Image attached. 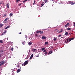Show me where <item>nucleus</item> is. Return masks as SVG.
<instances>
[{
  "mask_svg": "<svg viewBox=\"0 0 75 75\" xmlns=\"http://www.w3.org/2000/svg\"><path fill=\"white\" fill-rule=\"evenodd\" d=\"M28 60L27 61H25L24 63V64H22V66H23V65H24V66H25V65H27V64H28Z\"/></svg>",
  "mask_w": 75,
  "mask_h": 75,
  "instance_id": "nucleus-1",
  "label": "nucleus"
},
{
  "mask_svg": "<svg viewBox=\"0 0 75 75\" xmlns=\"http://www.w3.org/2000/svg\"><path fill=\"white\" fill-rule=\"evenodd\" d=\"M5 63L4 61H3L0 62V66H1V65H3Z\"/></svg>",
  "mask_w": 75,
  "mask_h": 75,
  "instance_id": "nucleus-2",
  "label": "nucleus"
},
{
  "mask_svg": "<svg viewBox=\"0 0 75 75\" xmlns=\"http://www.w3.org/2000/svg\"><path fill=\"white\" fill-rule=\"evenodd\" d=\"M71 4V5H73L74 4H75V3H73L71 2H68L67 3V4Z\"/></svg>",
  "mask_w": 75,
  "mask_h": 75,
  "instance_id": "nucleus-3",
  "label": "nucleus"
},
{
  "mask_svg": "<svg viewBox=\"0 0 75 75\" xmlns=\"http://www.w3.org/2000/svg\"><path fill=\"white\" fill-rule=\"evenodd\" d=\"M69 23H68L65 25V27H68V26H69Z\"/></svg>",
  "mask_w": 75,
  "mask_h": 75,
  "instance_id": "nucleus-4",
  "label": "nucleus"
},
{
  "mask_svg": "<svg viewBox=\"0 0 75 75\" xmlns=\"http://www.w3.org/2000/svg\"><path fill=\"white\" fill-rule=\"evenodd\" d=\"M6 33H7V31H5L4 32L2 33L1 35H3L4 34H5Z\"/></svg>",
  "mask_w": 75,
  "mask_h": 75,
  "instance_id": "nucleus-5",
  "label": "nucleus"
},
{
  "mask_svg": "<svg viewBox=\"0 0 75 75\" xmlns=\"http://www.w3.org/2000/svg\"><path fill=\"white\" fill-rule=\"evenodd\" d=\"M6 6L7 7V8H10V7H9V3H8L7 4H6Z\"/></svg>",
  "mask_w": 75,
  "mask_h": 75,
  "instance_id": "nucleus-6",
  "label": "nucleus"
},
{
  "mask_svg": "<svg viewBox=\"0 0 75 75\" xmlns=\"http://www.w3.org/2000/svg\"><path fill=\"white\" fill-rule=\"evenodd\" d=\"M42 40H46L47 39L46 37H45V36H42Z\"/></svg>",
  "mask_w": 75,
  "mask_h": 75,
  "instance_id": "nucleus-7",
  "label": "nucleus"
},
{
  "mask_svg": "<svg viewBox=\"0 0 75 75\" xmlns=\"http://www.w3.org/2000/svg\"><path fill=\"white\" fill-rule=\"evenodd\" d=\"M3 25H4V24H3L1 23L0 24V28L2 27Z\"/></svg>",
  "mask_w": 75,
  "mask_h": 75,
  "instance_id": "nucleus-8",
  "label": "nucleus"
},
{
  "mask_svg": "<svg viewBox=\"0 0 75 75\" xmlns=\"http://www.w3.org/2000/svg\"><path fill=\"white\" fill-rule=\"evenodd\" d=\"M33 54H32V55L31 56L30 59H32V58H33Z\"/></svg>",
  "mask_w": 75,
  "mask_h": 75,
  "instance_id": "nucleus-9",
  "label": "nucleus"
},
{
  "mask_svg": "<svg viewBox=\"0 0 75 75\" xmlns=\"http://www.w3.org/2000/svg\"><path fill=\"white\" fill-rule=\"evenodd\" d=\"M66 43H68V39H67L65 41Z\"/></svg>",
  "mask_w": 75,
  "mask_h": 75,
  "instance_id": "nucleus-10",
  "label": "nucleus"
},
{
  "mask_svg": "<svg viewBox=\"0 0 75 75\" xmlns=\"http://www.w3.org/2000/svg\"><path fill=\"white\" fill-rule=\"evenodd\" d=\"M68 32H66L65 33V35L66 36H67V35H68Z\"/></svg>",
  "mask_w": 75,
  "mask_h": 75,
  "instance_id": "nucleus-11",
  "label": "nucleus"
},
{
  "mask_svg": "<svg viewBox=\"0 0 75 75\" xmlns=\"http://www.w3.org/2000/svg\"><path fill=\"white\" fill-rule=\"evenodd\" d=\"M48 0H44L45 3H46L47 2H48Z\"/></svg>",
  "mask_w": 75,
  "mask_h": 75,
  "instance_id": "nucleus-12",
  "label": "nucleus"
},
{
  "mask_svg": "<svg viewBox=\"0 0 75 75\" xmlns=\"http://www.w3.org/2000/svg\"><path fill=\"white\" fill-rule=\"evenodd\" d=\"M20 71H21L20 69H18L17 71V73H18V72H20Z\"/></svg>",
  "mask_w": 75,
  "mask_h": 75,
  "instance_id": "nucleus-13",
  "label": "nucleus"
},
{
  "mask_svg": "<svg viewBox=\"0 0 75 75\" xmlns=\"http://www.w3.org/2000/svg\"><path fill=\"white\" fill-rule=\"evenodd\" d=\"M36 50V49H32V51H33V52H34V51H35Z\"/></svg>",
  "mask_w": 75,
  "mask_h": 75,
  "instance_id": "nucleus-14",
  "label": "nucleus"
},
{
  "mask_svg": "<svg viewBox=\"0 0 75 75\" xmlns=\"http://www.w3.org/2000/svg\"><path fill=\"white\" fill-rule=\"evenodd\" d=\"M10 26H8L7 27L5 28V29H7V28H10Z\"/></svg>",
  "mask_w": 75,
  "mask_h": 75,
  "instance_id": "nucleus-15",
  "label": "nucleus"
},
{
  "mask_svg": "<svg viewBox=\"0 0 75 75\" xmlns=\"http://www.w3.org/2000/svg\"><path fill=\"white\" fill-rule=\"evenodd\" d=\"M48 42H45V45H48Z\"/></svg>",
  "mask_w": 75,
  "mask_h": 75,
  "instance_id": "nucleus-16",
  "label": "nucleus"
},
{
  "mask_svg": "<svg viewBox=\"0 0 75 75\" xmlns=\"http://www.w3.org/2000/svg\"><path fill=\"white\" fill-rule=\"evenodd\" d=\"M9 20V18H7L4 21H7V20Z\"/></svg>",
  "mask_w": 75,
  "mask_h": 75,
  "instance_id": "nucleus-17",
  "label": "nucleus"
},
{
  "mask_svg": "<svg viewBox=\"0 0 75 75\" xmlns=\"http://www.w3.org/2000/svg\"><path fill=\"white\" fill-rule=\"evenodd\" d=\"M27 1V0H25L24 1H23V3H26V1Z\"/></svg>",
  "mask_w": 75,
  "mask_h": 75,
  "instance_id": "nucleus-18",
  "label": "nucleus"
},
{
  "mask_svg": "<svg viewBox=\"0 0 75 75\" xmlns=\"http://www.w3.org/2000/svg\"><path fill=\"white\" fill-rule=\"evenodd\" d=\"M0 43H3V40H0Z\"/></svg>",
  "mask_w": 75,
  "mask_h": 75,
  "instance_id": "nucleus-19",
  "label": "nucleus"
},
{
  "mask_svg": "<svg viewBox=\"0 0 75 75\" xmlns=\"http://www.w3.org/2000/svg\"><path fill=\"white\" fill-rule=\"evenodd\" d=\"M71 30V28H67V31H69Z\"/></svg>",
  "mask_w": 75,
  "mask_h": 75,
  "instance_id": "nucleus-20",
  "label": "nucleus"
},
{
  "mask_svg": "<svg viewBox=\"0 0 75 75\" xmlns=\"http://www.w3.org/2000/svg\"><path fill=\"white\" fill-rule=\"evenodd\" d=\"M28 44L29 45H31V44H32V42H29L28 43Z\"/></svg>",
  "mask_w": 75,
  "mask_h": 75,
  "instance_id": "nucleus-21",
  "label": "nucleus"
},
{
  "mask_svg": "<svg viewBox=\"0 0 75 75\" xmlns=\"http://www.w3.org/2000/svg\"><path fill=\"white\" fill-rule=\"evenodd\" d=\"M2 50H0V55H1V54H2Z\"/></svg>",
  "mask_w": 75,
  "mask_h": 75,
  "instance_id": "nucleus-22",
  "label": "nucleus"
},
{
  "mask_svg": "<svg viewBox=\"0 0 75 75\" xmlns=\"http://www.w3.org/2000/svg\"><path fill=\"white\" fill-rule=\"evenodd\" d=\"M40 34H43V33H44V32H43V31H40Z\"/></svg>",
  "mask_w": 75,
  "mask_h": 75,
  "instance_id": "nucleus-23",
  "label": "nucleus"
},
{
  "mask_svg": "<svg viewBox=\"0 0 75 75\" xmlns=\"http://www.w3.org/2000/svg\"><path fill=\"white\" fill-rule=\"evenodd\" d=\"M10 16V17H11L12 16H13V13H11L10 15H9Z\"/></svg>",
  "mask_w": 75,
  "mask_h": 75,
  "instance_id": "nucleus-24",
  "label": "nucleus"
},
{
  "mask_svg": "<svg viewBox=\"0 0 75 75\" xmlns=\"http://www.w3.org/2000/svg\"><path fill=\"white\" fill-rule=\"evenodd\" d=\"M35 1H34V3H33V5H35Z\"/></svg>",
  "mask_w": 75,
  "mask_h": 75,
  "instance_id": "nucleus-25",
  "label": "nucleus"
},
{
  "mask_svg": "<svg viewBox=\"0 0 75 75\" xmlns=\"http://www.w3.org/2000/svg\"><path fill=\"white\" fill-rule=\"evenodd\" d=\"M57 40V38H56L54 37V41H55Z\"/></svg>",
  "mask_w": 75,
  "mask_h": 75,
  "instance_id": "nucleus-26",
  "label": "nucleus"
},
{
  "mask_svg": "<svg viewBox=\"0 0 75 75\" xmlns=\"http://www.w3.org/2000/svg\"><path fill=\"white\" fill-rule=\"evenodd\" d=\"M22 44H23L24 45V44H25V42H23L22 43Z\"/></svg>",
  "mask_w": 75,
  "mask_h": 75,
  "instance_id": "nucleus-27",
  "label": "nucleus"
},
{
  "mask_svg": "<svg viewBox=\"0 0 75 75\" xmlns=\"http://www.w3.org/2000/svg\"><path fill=\"white\" fill-rule=\"evenodd\" d=\"M21 4H22V3H20L19 4V6H21Z\"/></svg>",
  "mask_w": 75,
  "mask_h": 75,
  "instance_id": "nucleus-28",
  "label": "nucleus"
},
{
  "mask_svg": "<svg viewBox=\"0 0 75 75\" xmlns=\"http://www.w3.org/2000/svg\"><path fill=\"white\" fill-rule=\"evenodd\" d=\"M7 16V14H5V15H4V16H3V17H6V16Z\"/></svg>",
  "mask_w": 75,
  "mask_h": 75,
  "instance_id": "nucleus-29",
  "label": "nucleus"
},
{
  "mask_svg": "<svg viewBox=\"0 0 75 75\" xmlns=\"http://www.w3.org/2000/svg\"><path fill=\"white\" fill-rule=\"evenodd\" d=\"M44 50H45V48H42V51H44Z\"/></svg>",
  "mask_w": 75,
  "mask_h": 75,
  "instance_id": "nucleus-30",
  "label": "nucleus"
},
{
  "mask_svg": "<svg viewBox=\"0 0 75 75\" xmlns=\"http://www.w3.org/2000/svg\"><path fill=\"white\" fill-rule=\"evenodd\" d=\"M20 1V0H16V2L18 3L19 1Z\"/></svg>",
  "mask_w": 75,
  "mask_h": 75,
  "instance_id": "nucleus-31",
  "label": "nucleus"
},
{
  "mask_svg": "<svg viewBox=\"0 0 75 75\" xmlns=\"http://www.w3.org/2000/svg\"><path fill=\"white\" fill-rule=\"evenodd\" d=\"M2 3H3V1H1V2H0V5H1V4H2Z\"/></svg>",
  "mask_w": 75,
  "mask_h": 75,
  "instance_id": "nucleus-32",
  "label": "nucleus"
},
{
  "mask_svg": "<svg viewBox=\"0 0 75 75\" xmlns=\"http://www.w3.org/2000/svg\"><path fill=\"white\" fill-rule=\"evenodd\" d=\"M43 5H44L43 4H41V7H42L43 6Z\"/></svg>",
  "mask_w": 75,
  "mask_h": 75,
  "instance_id": "nucleus-33",
  "label": "nucleus"
},
{
  "mask_svg": "<svg viewBox=\"0 0 75 75\" xmlns=\"http://www.w3.org/2000/svg\"><path fill=\"white\" fill-rule=\"evenodd\" d=\"M47 53H48L47 52H45V55H47Z\"/></svg>",
  "mask_w": 75,
  "mask_h": 75,
  "instance_id": "nucleus-34",
  "label": "nucleus"
},
{
  "mask_svg": "<svg viewBox=\"0 0 75 75\" xmlns=\"http://www.w3.org/2000/svg\"><path fill=\"white\" fill-rule=\"evenodd\" d=\"M13 50H14V48H12L11 49V50L13 51Z\"/></svg>",
  "mask_w": 75,
  "mask_h": 75,
  "instance_id": "nucleus-35",
  "label": "nucleus"
},
{
  "mask_svg": "<svg viewBox=\"0 0 75 75\" xmlns=\"http://www.w3.org/2000/svg\"><path fill=\"white\" fill-rule=\"evenodd\" d=\"M61 37V35H60L58 36V37Z\"/></svg>",
  "mask_w": 75,
  "mask_h": 75,
  "instance_id": "nucleus-36",
  "label": "nucleus"
},
{
  "mask_svg": "<svg viewBox=\"0 0 75 75\" xmlns=\"http://www.w3.org/2000/svg\"><path fill=\"white\" fill-rule=\"evenodd\" d=\"M51 52H52V51H50V52H49L48 54H50V53H51Z\"/></svg>",
  "mask_w": 75,
  "mask_h": 75,
  "instance_id": "nucleus-37",
  "label": "nucleus"
},
{
  "mask_svg": "<svg viewBox=\"0 0 75 75\" xmlns=\"http://www.w3.org/2000/svg\"><path fill=\"white\" fill-rule=\"evenodd\" d=\"M40 31H37L36 33H39L40 32Z\"/></svg>",
  "mask_w": 75,
  "mask_h": 75,
  "instance_id": "nucleus-38",
  "label": "nucleus"
},
{
  "mask_svg": "<svg viewBox=\"0 0 75 75\" xmlns=\"http://www.w3.org/2000/svg\"><path fill=\"white\" fill-rule=\"evenodd\" d=\"M71 40H71V39H69V42H70V41H71Z\"/></svg>",
  "mask_w": 75,
  "mask_h": 75,
  "instance_id": "nucleus-39",
  "label": "nucleus"
},
{
  "mask_svg": "<svg viewBox=\"0 0 75 75\" xmlns=\"http://www.w3.org/2000/svg\"><path fill=\"white\" fill-rule=\"evenodd\" d=\"M74 38H71V40H74Z\"/></svg>",
  "mask_w": 75,
  "mask_h": 75,
  "instance_id": "nucleus-40",
  "label": "nucleus"
},
{
  "mask_svg": "<svg viewBox=\"0 0 75 75\" xmlns=\"http://www.w3.org/2000/svg\"><path fill=\"white\" fill-rule=\"evenodd\" d=\"M25 38H27V35H25Z\"/></svg>",
  "mask_w": 75,
  "mask_h": 75,
  "instance_id": "nucleus-41",
  "label": "nucleus"
},
{
  "mask_svg": "<svg viewBox=\"0 0 75 75\" xmlns=\"http://www.w3.org/2000/svg\"><path fill=\"white\" fill-rule=\"evenodd\" d=\"M60 31H62H62H63V30L62 29H61Z\"/></svg>",
  "mask_w": 75,
  "mask_h": 75,
  "instance_id": "nucleus-42",
  "label": "nucleus"
},
{
  "mask_svg": "<svg viewBox=\"0 0 75 75\" xmlns=\"http://www.w3.org/2000/svg\"><path fill=\"white\" fill-rule=\"evenodd\" d=\"M69 35H71V33H69Z\"/></svg>",
  "mask_w": 75,
  "mask_h": 75,
  "instance_id": "nucleus-43",
  "label": "nucleus"
},
{
  "mask_svg": "<svg viewBox=\"0 0 75 75\" xmlns=\"http://www.w3.org/2000/svg\"><path fill=\"white\" fill-rule=\"evenodd\" d=\"M74 27H75V23L74 24Z\"/></svg>",
  "mask_w": 75,
  "mask_h": 75,
  "instance_id": "nucleus-44",
  "label": "nucleus"
},
{
  "mask_svg": "<svg viewBox=\"0 0 75 75\" xmlns=\"http://www.w3.org/2000/svg\"><path fill=\"white\" fill-rule=\"evenodd\" d=\"M61 32H62V31H60L59 32V33H61Z\"/></svg>",
  "mask_w": 75,
  "mask_h": 75,
  "instance_id": "nucleus-45",
  "label": "nucleus"
},
{
  "mask_svg": "<svg viewBox=\"0 0 75 75\" xmlns=\"http://www.w3.org/2000/svg\"><path fill=\"white\" fill-rule=\"evenodd\" d=\"M43 52H46V50H45Z\"/></svg>",
  "mask_w": 75,
  "mask_h": 75,
  "instance_id": "nucleus-46",
  "label": "nucleus"
},
{
  "mask_svg": "<svg viewBox=\"0 0 75 75\" xmlns=\"http://www.w3.org/2000/svg\"><path fill=\"white\" fill-rule=\"evenodd\" d=\"M16 47L17 49H18V47L17 46H16Z\"/></svg>",
  "mask_w": 75,
  "mask_h": 75,
  "instance_id": "nucleus-47",
  "label": "nucleus"
},
{
  "mask_svg": "<svg viewBox=\"0 0 75 75\" xmlns=\"http://www.w3.org/2000/svg\"><path fill=\"white\" fill-rule=\"evenodd\" d=\"M21 34V32H20V33H19V34Z\"/></svg>",
  "mask_w": 75,
  "mask_h": 75,
  "instance_id": "nucleus-48",
  "label": "nucleus"
},
{
  "mask_svg": "<svg viewBox=\"0 0 75 75\" xmlns=\"http://www.w3.org/2000/svg\"><path fill=\"white\" fill-rule=\"evenodd\" d=\"M52 48H53V47H52L51 48V49H52Z\"/></svg>",
  "mask_w": 75,
  "mask_h": 75,
  "instance_id": "nucleus-49",
  "label": "nucleus"
},
{
  "mask_svg": "<svg viewBox=\"0 0 75 75\" xmlns=\"http://www.w3.org/2000/svg\"><path fill=\"white\" fill-rule=\"evenodd\" d=\"M7 38V40H8V37Z\"/></svg>",
  "mask_w": 75,
  "mask_h": 75,
  "instance_id": "nucleus-50",
  "label": "nucleus"
},
{
  "mask_svg": "<svg viewBox=\"0 0 75 75\" xmlns=\"http://www.w3.org/2000/svg\"><path fill=\"white\" fill-rule=\"evenodd\" d=\"M39 57V56L38 55L37 56V57Z\"/></svg>",
  "mask_w": 75,
  "mask_h": 75,
  "instance_id": "nucleus-51",
  "label": "nucleus"
},
{
  "mask_svg": "<svg viewBox=\"0 0 75 75\" xmlns=\"http://www.w3.org/2000/svg\"><path fill=\"white\" fill-rule=\"evenodd\" d=\"M52 0V1H54V0Z\"/></svg>",
  "mask_w": 75,
  "mask_h": 75,
  "instance_id": "nucleus-52",
  "label": "nucleus"
},
{
  "mask_svg": "<svg viewBox=\"0 0 75 75\" xmlns=\"http://www.w3.org/2000/svg\"><path fill=\"white\" fill-rule=\"evenodd\" d=\"M52 52H51L50 53V54H52Z\"/></svg>",
  "mask_w": 75,
  "mask_h": 75,
  "instance_id": "nucleus-53",
  "label": "nucleus"
},
{
  "mask_svg": "<svg viewBox=\"0 0 75 75\" xmlns=\"http://www.w3.org/2000/svg\"><path fill=\"white\" fill-rule=\"evenodd\" d=\"M53 5H52V7L53 6Z\"/></svg>",
  "mask_w": 75,
  "mask_h": 75,
  "instance_id": "nucleus-54",
  "label": "nucleus"
},
{
  "mask_svg": "<svg viewBox=\"0 0 75 75\" xmlns=\"http://www.w3.org/2000/svg\"><path fill=\"white\" fill-rule=\"evenodd\" d=\"M22 4H23V3H22Z\"/></svg>",
  "mask_w": 75,
  "mask_h": 75,
  "instance_id": "nucleus-55",
  "label": "nucleus"
},
{
  "mask_svg": "<svg viewBox=\"0 0 75 75\" xmlns=\"http://www.w3.org/2000/svg\"><path fill=\"white\" fill-rule=\"evenodd\" d=\"M1 8H0V10Z\"/></svg>",
  "mask_w": 75,
  "mask_h": 75,
  "instance_id": "nucleus-56",
  "label": "nucleus"
},
{
  "mask_svg": "<svg viewBox=\"0 0 75 75\" xmlns=\"http://www.w3.org/2000/svg\"><path fill=\"white\" fill-rule=\"evenodd\" d=\"M5 75H6V74H5Z\"/></svg>",
  "mask_w": 75,
  "mask_h": 75,
  "instance_id": "nucleus-57",
  "label": "nucleus"
}]
</instances>
